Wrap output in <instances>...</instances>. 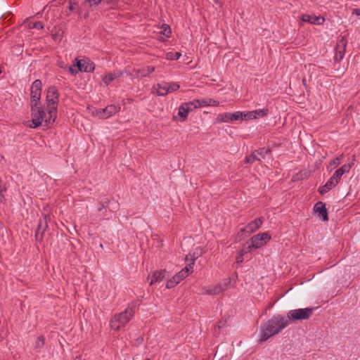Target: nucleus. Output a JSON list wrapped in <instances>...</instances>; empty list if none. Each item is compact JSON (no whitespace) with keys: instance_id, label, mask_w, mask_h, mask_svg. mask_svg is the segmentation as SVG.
Segmentation results:
<instances>
[{"instance_id":"obj_1","label":"nucleus","mask_w":360,"mask_h":360,"mask_svg":"<svg viewBox=\"0 0 360 360\" xmlns=\"http://www.w3.org/2000/svg\"><path fill=\"white\" fill-rule=\"evenodd\" d=\"M288 326V319L278 314L263 323L260 326L259 342H264L270 338L278 334Z\"/></svg>"},{"instance_id":"obj_2","label":"nucleus","mask_w":360,"mask_h":360,"mask_svg":"<svg viewBox=\"0 0 360 360\" xmlns=\"http://www.w3.org/2000/svg\"><path fill=\"white\" fill-rule=\"evenodd\" d=\"M50 108L41 106L40 104H37L34 106H31V116L32 122L34 126L33 128H37L44 123V126L49 127L53 124L56 120L57 112H52L50 114Z\"/></svg>"},{"instance_id":"obj_3","label":"nucleus","mask_w":360,"mask_h":360,"mask_svg":"<svg viewBox=\"0 0 360 360\" xmlns=\"http://www.w3.org/2000/svg\"><path fill=\"white\" fill-rule=\"evenodd\" d=\"M135 314L134 307H127L124 311L115 314L110 321L111 329L118 330L124 327Z\"/></svg>"},{"instance_id":"obj_4","label":"nucleus","mask_w":360,"mask_h":360,"mask_svg":"<svg viewBox=\"0 0 360 360\" xmlns=\"http://www.w3.org/2000/svg\"><path fill=\"white\" fill-rule=\"evenodd\" d=\"M188 257H191V262L188 264L187 266L182 269L179 272L175 274L171 279H169L166 283V288L168 289L175 287L182 280L186 278L193 271L195 260L197 257L195 255L192 256L191 254L186 256V260H188Z\"/></svg>"},{"instance_id":"obj_5","label":"nucleus","mask_w":360,"mask_h":360,"mask_svg":"<svg viewBox=\"0 0 360 360\" xmlns=\"http://www.w3.org/2000/svg\"><path fill=\"white\" fill-rule=\"evenodd\" d=\"M271 240V236L268 232H264L253 236L244 245V250L250 252L253 249H258L265 245Z\"/></svg>"},{"instance_id":"obj_6","label":"nucleus","mask_w":360,"mask_h":360,"mask_svg":"<svg viewBox=\"0 0 360 360\" xmlns=\"http://www.w3.org/2000/svg\"><path fill=\"white\" fill-rule=\"evenodd\" d=\"M314 309L312 307H307L304 309H292L290 310L287 313V316H285V319H288V323H290V321H297L301 320H307L309 319V317L313 314Z\"/></svg>"},{"instance_id":"obj_7","label":"nucleus","mask_w":360,"mask_h":360,"mask_svg":"<svg viewBox=\"0 0 360 360\" xmlns=\"http://www.w3.org/2000/svg\"><path fill=\"white\" fill-rule=\"evenodd\" d=\"M59 94L55 86L49 88L46 96V105L50 108V114L57 112Z\"/></svg>"},{"instance_id":"obj_8","label":"nucleus","mask_w":360,"mask_h":360,"mask_svg":"<svg viewBox=\"0 0 360 360\" xmlns=\"http://www.w3.org/2000/svg\"><path fill=\"white\" fill-rule=\"evenodd\" d=\"M41 94V82L36 79L32 84L30 92V107L40 104Z\"/></svg>"},{"instance_id":"obj_9","label":"nucleus","mask_w":360,"mask_h":360,"mask_svg":"<svg viewBox=\"0 0 360 360\" xmlns=\"http://www.w3.org/2000/svg\"><path fill=\"white\" fill-rule=\"evenodd\" d=\"M120 110L119 105H109L103 109L96 110L94 115L101 119H107Z\"/></svg>"},{"instance_id":"obj_10","label":"nucleus","mask_w":360,"mask_h":360,"mask_svg":"<svg viewBox=\"0 0 360 360\" xmlns=\"http://www.w3.org/2000/svg\"><path fill=\"white\" fill-rule=\"evenodd\" d=\"M264 222V218L259 217L250 221L246 226L240 229L241 232H245L248 235H250L252 233L257 231L262 225Z\"/></svg>"},{"instance_id":"obj_11","label":"nucleus","mask_w":360,"mask_h":360,"mask_svg":"<svg viewBox=\"0 0 360 360\" xmlns=\"http://www.w3.org/2000/svg\"><path fill=\"white\" fill-rule=\"evenodd\" d=\"M347 44V40L345 37H342L337 43L335 48V55L334 59L335 61H340L345 56V49Z\"/></svg>"},{"instance_id":"obj_12","label":"nucleus","mask_w":360,"mask_h":360,"mask_svg":"<svg viewBox=\"0 0 360 360\" xmlns=\"http://www.w3.org/2000/svg\"><path fill=\"white\" fill-rule=\"evenodd\" d=\"M155 67L153 66H146L139 69H134L132 72L128 70H126V72L130 76L144 77L150 75L155 71Z\"/></svg>"},{"instance_id":"obj_13","label":"nucleus","mask_w":360,"mask_h":360,"mask_svg":"<svg viewBox=\"0 0 360 360\" xmlns=\"http://www.w3.org/2000/svg\"><path fill=\"white\" fill-rule=\"evenodd\" d=\"M74 66L77 68V71L90 72L94 71L95 66L94 64L90 60L75 59V64Z\"/></svg>"},{"instance_id":"obj_14","label":"nucleus","mask_w":360,"mask_h":360,"mask_svg":"<svg viewBox=\"0 0 360 360\" xmlns=\"http://www.w3.org/2000/svg\"><path fill=\"white\" fill-rule=\"evenodd\" d=\"M314 212L323 221H326L328 220L327 209L323 202L319 201L315 204Z\"/></svg>"},{"instance_id":"obj_15","label":"nucleus","mask_w":360,"mask_h":360,"mask_svg":"<svg viewBox=\"0 0 360 360\" xmlns=\"http://www.w3.org/2000/svg\"><path fill=\"white\" fill-rule=\"evenodd\" d=\"M166 270L155 271L148 276V280L150 281L149 285H153L155 283L162 281L165 277Z\"/></svg>"},{"instance_id":"obj_16","label":"nucleus","mask_w":360,"mask_h":360,"mask_svg":"<svg viewBox=\"0 0 360 360\" xmlns=\"http://www.w3.org/2000/svg\"><path fill=\"white\" fill-rule=\"evenodd\" d=\"M217 122H232L238 120V115L236 112L233 113L224 112L220 113L217 117Z\"/></svg>"},{"instance_id":"obj_17","label":"nucleus","mask_w":360,"mask_h":360,"mask_svg":"<svg viewBox=\"0 0 360 360\" xmlns=\"http://www.w3.org/2000/svg\"><path fill=\"white\" fill-rule=\"evenodd\" d=\"M195 108V106H193V104H192L191 101L188 103H184L181 105V106L179 108V115L183 119V120H185L187 117L189 112L192 111Z\"/></svg>"},{"instance_id":"obj_18","label":"nucleus","mask_w":360,"mask_h":360,"mask_svg":"<svg viewBox=\"0 0 360 360\" xmlns=\"http://www.w3.org/2000/svg\"><path fill=\"white\" fill-rule=\"evenodd\" d=\"M303 22H309L313 25H321L324 22V18L314 15L303 14L301 17Z\"/></svg>"},{"instance_id":"obj_19","label":"nucleus","mask_w":360,"mask_h":360,"mask_svg":"<svg viewBox=\"0 0 360 360\" xmlns=\"http://www.w3.org/2000/svg\"><path fill=\"white\" fill-rule=\"evenodd\" d=\"M122 75V72L120 70H115L111 72L108 73L105 76H103L102 80L103 82L108 86L112 81H114L116 78H118Z\"/></svg>"},{"instance_id":"obj_20","label":"nucleus","mask_w":360,"mask_h":360,"mask_svg":"<svg viewBox=\"0 0 360 360\" xmlns=\"http://www.w3.org/2000/svg\"><path fill=\"white\" fill-rule=\"evenodd\" d=\"M338 184V181H335L332 177H330L329 180L325 184V185L319 188V193L321 195H323L334 188Z\"/></svg>"},{"instance_id":"obj_21","label":"nucleus","mask_w":360,"mask_h":360,"mask_svg":"<svg viewBox=\"0 0 360 360\" xmlns=\"http://www.w3.org/2000/svg\"><path fill=\"white\" fill-rule=\"evenodd\" d=\"M153 93L160 96L167 94V87L165 86V82L162 84H158L154 85L153 87Z\"/></svg>"},{"instance_id":"obj_22","label":"nucleus","mask_w":360,"mask_h":360,"mask_svg":"<svg viewBox=\"0 0 360 360\" xmlns=\"http://www.w3.org/2000/svg\"><path fill=\"white\" fill-rule=\"evenodd\" d=\"M220 292H221V288H220V286L217 285L208 288H203L200 293L206 295H217Z\"/></svg>"},{"instance_id":"obj_23","label":"nucleus","mask_w":360,"mask_h":360,"mask_svg":"<svg viewBox=\"0 0 360 360\" xmlns=\"http://www.w3.org/2000/svg\"><path fill=\"white\" fill-rule=\"evenodd\" d=\"M268 113V109H259L251 111L252 119L262 117L266 115Z\"/></svg>"},{"instance_id":"obj_24","label":"nucleus","mask_w":360,"mask_h":360,"mask_svg":"<svg viewBox=\"0 0 360 360\" xmlns=\"http://www.w3.org/2000/svg\"><path fill=\"white\" fill-rule=\"evenodd\" d=\"M165 86H166V87H167V94L176 91V90H178L180 88V86L176 82H171V83L165 82Z\"/></svg>"},{"instance_id":"obj_25","label":"nucleus","mask_w":360,"mask_h":360,"mask_svg":"<svg viewBox=\"0 0 360 360\" xmlns=\"http://www.w3.org/2000/svg\"><path fill=\"white\" fill-rule=\"evenodd\" d=\"M236 113L238 115V120H252V119L251 111H249V112H240V111H237Z\"/></svg>"},{"instance_id":"obj_26","label":"nucleus","mask_w":360,"mask_h":360,"mask_svg":"<svg viewBox=\"0 0 360 360\" xmlns=\"http://www.w3.org/2000/svg\"><path fill=\"white\" fill-rule=\"evenodd\" d=\"M27 26L28 28L30 29H38V30H41V29H43L44 28V24L41 22H31V21H27Z\"/></svg>"},{"instance_id":"obj_27","label":"nucleus","mask_w":360,"mask_h":360,"mask_svg":"<svg viewBox=\"0 0 360 360\" xmlns=\"http://www.w3.org/2000/svg\"><path fill=\"white\" fill-rule=\"evenodd\" d=\"M195 108L201 107V106H207V99H196L191 101Z\"/></svg>"},{"instance_id":"obj_28","label":"nucleus","mask_w":360,"mask_h":360,"mask_svg":"<svg viewBox=\"0 0 360 360\" xmlns=\"http://www.w3.org/2000/svg\"><path fill=\"white\" fill-rule=\"evenodd\" d=\"M343 155H340V156L333 159L329 163V167H330L331 169H335V167H337L340 164V161Z\"/></svg>"},{"instance_id":"obj_29","label":"nucleus","mask_w":360,"mask_h":360,"mask_svg":"<svg viewBox=\"0 0 360 360\" xmlns=\"http://www.w3.org/2000/svg\"><path fill=\"white\" fill-rule=\"evenodd\" d=\"M231 282V278H227L223 280V281L220 284H219V286H220V288H221V292H224L229 288Z\"/></svg>"},{"instance_id":"obj_30","label":"nucleus","mask_w":360,"mask_h":360,"mask_svg":"<svg viewBox=\"0 0 360 360\" xmlns=\"http://www.w3.org/2000/svg\"><path fill=\"white\" fill-rule=\"evenodd\" d=\"M255 161H261V159L257 157L256 153H253L250 155L245 158V162L248 163H253Z\"/></svg>"},{"instance_id":"obj_31","label":"nucleus","mask_w":360,"mask_h":360,"mask_svg":"<svg viewBox=\"0 0 360 360\" xmlns=\"http://www.w3.org/2000/svg\"><path fill=\"white\" fill-rule=\"evenodd\" d=\"M352 165H353V163L345 164L341 167H340L338 169V170L340 171V172L342 174L348 173L349 172V170L351 169Z\"/></svg>"},{"instance_id":"obj_32","label":"nucleus","mask_w":360,"mask_h":360,"mask_svg":"<svg viewBox=\"0 0 360 360\" xmlns=\"http://www.w3.org/2000/svg\"><path fill=\"white\" fill-rule=\"evenodd\" d=\"M181 56L179 52H169L166 55V58L168 60H178Z\"/></svg>"},{"instance_id":"obj_33","label":"nucleus","mask_w":360,"mask_h":360,"mask_svg":"<svg viewBox=\"0 0 360 360\" xmlns=\"http://www.w3.org/2000/svg\"><path fill=\"white\" fill-rule=\"evenodd\" d=\"M160 33L167 37H168L171 33V30H170V27L169 25H164L162 27H161V31L160 32Z\"/></svg>"},{"instance_id":"obj_34","label":"nucleus","mask_w":360,"mask_h":360,"mask_svg":"<svg viewBox=\"0 0 360 360\" xmlns=\"http://www.w3.org/2000/svg\"><path fill=\"white\" fill-rule=\"evenodd\" d=\"M70 5H69V7H68V9L70 11H75L76 10L77 13L79 15H81L82 13V8L79 6H77V4L75 3V2H72V1H70Z\"/></svg>"},{"instance_id":"obj_35","label":"nucleus","mask_w":360,"mask_h":360,"mask_svg":"<svg viewBox=\"0 0 360 360\" xmlns=\"http://www.w3.org/2000/svg\"><path fill=\"white\" fill-rule=\"evenodd\" d=\"M101 1L102 0H85L84 2L83 3V6H97V5H98L101 2Z\"/></svg>"},{"instance_id":"obj_36","label":"nucleus","mask_w":360,"mask_h":360,"mask_svg":"<svg viewBox=\"0 0 360 360\" xmlns=\"http://www.w3.org/2000/svg\"><path fill=\"white\" fill-rule=\"evenodd\" d=\"M44 345V338L43 336H39L37 338L35 347L37 348H41Z\"/></svg>"},{"instance_id":"obj_37","label":"nucleus","mask_w":360,"mask_h":360,"mask_svg":"<svg viewBox=\"0 0 360 360\" xmlns=\"http://www.w3.org/2000/svg\"><path fill=\"white\" fill-rule=\"evenodd\" d=\"M269 152V149H266V148H260V149L257 150L255 153H256V154L261 156L262 158H264L265 155H266Z\"/></svg>"},{"instance_id":"obj_38","label":"nucleus","mask_w":360,"mask_h":360,"mask_svg":"<svg viewBox=\"0 0 360 360\" xmlns=\"http://www.w3.org/2000/svg\"><path fill=\"white\" fill-rule=\"evenodd\" d=\"M343 174L338 170V169L335 172L333 175L331 176L335 181H338V183L341 179V177Z\"/></svg>"},{"instance_id":"obj_39","label":"nucleus","mask_w":360,"mask_h":360,"mask_svg":"<svg viewBox=\"0 0 360 360\" xmlns=\"http://www.w3.org/2000/svg\"><path fill=\"white\" fill-rule=\"evenodd\" d=\"M243 252H246L244 248L240 252L239 255L236 257V262L237 263H242L243 261Z\"/></svg>"},{"instance_id":"obj_40","label":"nucleus","mask_w":360,"mask_h":360,"mask_svg":"<svg viewBox=\"0 0 360 360\" xmlns=\"http://www.w3.org/2000/svg\"><path fill=\"white\" fill-rule=\"evenodd\" d=\"M219 103L213 99H207V105L217 106Z\"/></svg>"},{"instance_id":"obj_41","label":"nucleus","mask_w":360,"mask_h":360,"mask_svg":"<svg viewBox=\"0 0 360 360\" xmlns=\"http://www.w3.org/2000/svg\"><path fill=\"white\" fill-rule=\"evenodd\" d=\"M75 66H74V65H73V66H70V67H68V72H69L70 74H72V75H75V74H76V73L78 72L77 70H76L75 69Z\"/></svg>"},{"instance_id":"obj_42","label":"nucleus","mask_w":360,"mask_h":360,"mask_svg":"<svg viewBox=\"0 0 360 360\" xmlns=\"http://www.w3.org/2000/svg\"><path fill=\"white\" fill-rule=\"evenodd\" d=\"M105 208V205L104 203L101 202V203H99V205H98V211H102L103 209Z\"/></svg>"},{"instance_id":"obj_43","label":"nucleus","mask_w":360,"mask_h":360,"mask_svg":"<svg viewBox=\"0 0 360 360\" xmlns=\"http://www.w3.org/2000/svg\"><path fill=\"white\" fill-rule=\"evenodd\" d=\"M352 14L360 16V9H354L352 12Z\"/></svg>"},{"instance_id":"obj_44","label":"nucleus","mask_w":360,"mask_h":360,"mask_svg":"<svg viewBox=\"0 0 360 360\" xmlns=\"http://www.w3.org/2000/svg\"><path fill=\"white\" fill-rule=\"evenodd\" d=\"M36 238H37V240H41V236L39 237L38 232L36 233Z\"/></svg>"},{"instance_id":"obj_45","label":"nucleus","mask_w":360,"mask_h":360,"mask_svg":"<svg viewBox=\"0 0 360 360\" xmlns=\"http://www.w3.org/2000/svg\"><path fill=\"white\" fill-rule=\"evenodd\" d=\"M74 360H83V359L81 356H78Z\"/></svg>"},{"instance_id":"obj_46","label":"nucleus","mask_w":360,"mask_h":360,"mask_svg":"<svg viewBox=\"0 0 360 360\" xmlns=\"http://www.w3.org/2000/svg\"><path fill=\"white\" fill-rule=\"evenodd\" d=\"M41 224H39V227H38V229L39 230L41 229Z\"/></svg>"},{"instance_id":"obj_47","label":"nucleus","mask_w":360,"mask_h":360,"mask_svg":"<svg viewBox=\"0 0 360 360\" xmlns=\"http://www.w3.org/2000/svg\"><path fill=\"white\" fill-rule=\"evenodd\" d=\"M145 360H150V359H145Z\"/></svg>"}]
</instances>
